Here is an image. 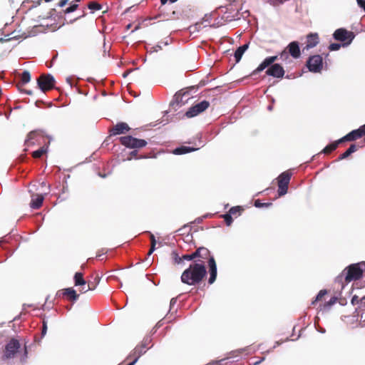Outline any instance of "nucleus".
I'll return each mask as SVG.
<instances>
[{
	"label": "nucleus",
	"instance_id": "26",
	"mask_svg": "<svg viewBox=\"0 0 365 365\" xmlns=\"http://www.w3.org/2000/svg\"><path fill=\"white\" fill-rule=\"evenodd\" d=\"M341 143H343V142L342 141H339V140H338L336 141H334V142L330 143L329 145H327L322 150V153H324V154H329V153H331V152L335 150L337 148L339 144Z\"/></svg>",
	"mask_w": 365,
	"mask_h": 365
},
{
	"label": "nucleus",
	"instance_id": "2",
	"mask_svg": "<svg viewBox=\"0 0 365 365\" xmlns=\"http://www.w3.org/2000/svg\"><path fill=\"white\" fill-rule=\"evenodd\" d=\"M365 269V262L351 264L346 267L341 274L336 278V282L344 288L345 284L361 279Z\"/></svg>",
	"mask_w": 365,
	"mask_h": 365
},
{
	"label": "nucleus",
	"instance_id": "54",
	"mask_svg": "<svg viewBox=\"0 0 365 365\" xmlns=\"http://www.w3.org/2000/svg\"><path fill=\"white\" fill-rule=\"evenodd\" d=\"M52 0H44L45 2H50Z\"/></svg>",
	"mask_w": 365,
	"mask_h": 365
},
{
	"label": "nucleus",
	"instance_id": "48",
	"mask_svg": "<svg viewBox=\"0 0 365 365\" xmlns=\"http://www.w3.org/2000/svg\"><path fill=\"white\" fill-rule=\"evenodd\" d=\"M221 361H216V362H213V363H210L208 365H219L220 362Z\"/></svg>",
	"mask_w": 365,
	"mask_h": 365
},
{
	"label": "nucleus",
	"instance_id": "53",
	"mask_svg": "<svg viewBox=\"0 0 365 365\" xmlns=\"http://www.w3.org/2000/svg\"><path fill=\"white\" fill-rule=\"evenodd\" d=\"M157 49H155V51H158V49H161V46H156Z\"/></svg>",
	"mask_w": 365,
	"mask_h": 365
},
{
	"label": "nucleus",
	"instance_id": "33",
	"mask_svg": "<svg viewBox=\"0 0 365 365\" xmlns=\"http://www.w3.org/2000/svg\"><path fill=\"white\" fill-rule=\"evenodd\" d=\"M222 217L224 219L226 225L227 226H230L233 222L232 218V215L228 212L222 215Z\"/></svg>",
	"mask_w": 365,
	"mask_h": 365
},
{
	"label": "nucleus",
	"instance_id": "14",
	"mask_svg": "<svg viewBox=\"0 0 365 365\" xmlns=\"http://www.w3.org/2000/svg\"><path fill=\"white\" fill-rule=\"evenodd\" d=\"M235 1H234L233 3H230L226 8L227 11L225 12L224 18L227 21H231L238 20L242 16L239 11V7L235 4Z\"/></svg>",
	"mask_w": 365,
	"mask_h": 365
},
{
	"label": "nucleus",
	"instance_id": "52",
	"mask_svg": "<svg viewBox=\"0 0 365 365\" xmlns=\"http://www.w3.org/2000/svg\"><path fill=\"white\" fill-rule=\"evenodd\" d=\"M157 49H155V51H158V49H161V46H156Z\"/></svg>",
	"mask_w": 365,
	"mask_h": 365
},
{
	"label": "nucleus",
	"instance_id": "56",
	"mask_svg": "<svg viewBox=\"0 0 365 365\" xmlns=\"http://www.w3.org/2000/svg\"><path fill=\"white\" fill-rule=\"evenodd\" d=\"M135 151H132V154H133V155H135Z\"/></svg>",
	"mask_w": 365,
	"mask_h": 365
},
{
	"label": "nucleus",
	"instance_id": "40",
	"mask_svg": "<svg viewBox=\"0 0 365 365\" xmlns=\"http://www.w3.org/2000/svg\"><path fill=\"white\" fill-rule=\"evenodd\" d=\"M78 7V5L77 4H73L71 6H69L68 8H67L64 12L65 14H68V13H71V12H73L74 11H76Z\"/></svg>",
	"mask_w": 365,
	"mask_h": 365
},
{
	"label": "nucleus",
	"instance_id": "34",
	"mask_svg": "<svg viewBox=\"0 0 365 365\" xmlns=\"http://www.w3.org/2000/svg\"><path fill=\"white\" fill-rule=\"evenodd\" d=\"M272 205L271 202L262 203L259 200H256L255 201V206L256 207H269Z\"/></svg>",
	"mask_w": 365,
	"mask_h": 365
},
{
	"label": "nucleus",
	"instance_id": "10",
	"mask_svg": "<svg viewBox=\"0 0 365 365\" xmlns=\"http://www.w3.org/2000/svg\"><path fill=\"white\" fill-rule=\"evenodd\" d=\"M289 54L294 58H299L300 57L301 51L299 42L292 41L289 43L286 48L281 52L280 58L287 59Z\"/></svg>",
	"mask_w": 365,
	"mask_h": 365
},
{
	"label": "nucleus",
	"instance_id": "25",
	"mask_svg": "<svg viewBox=\"0 0 365 365\" xmlns=\"http://www.w3.org/2000/svg\"><path fill=\"white\" fill-rule=\"evenodd\" d=\"M75 286H85L87 282L83 278V274L81 272H76L73 277Z\"/></svg>",
	"mask_w": 365,
	"mask_h": 365
},
{
	"label": "nucleus",
	"instance_id": "35",
	"mask_svg": "<svg viewBox=\"0 0 365 365\" xmlns=\"http://www.w3.org/2000/svg\"><path fill=\"white\" fill-rule=\"evenodd\" d=\"M176 14H177L176 11H173L171 13H168L166 14H163V16L166 20H173V19H175V18H178L176 16Z\"/></svg>",
	"mask_w": 365,
	"mask_h": 365
},
{
	"label": "nucleus",
	"instance_id": "20",
	"mask_svg": "<svg viewBox=\"0 0 365 365\" xmlns=\"http://www.w3.org/2000/svg\"><path fill=\"white\" fill-rule=\"evenodd\" d=\"M44 197L41 194H33L31 195V200L30 202V207L33 209H39L43 202Z\"/></svg>",
	"mask_w": 365,
	"mask_h": 365
},
{
	"label": "nucleus",
	"instance_id": "58",
	"mask_svg": "<svg viewBox=\"0 0 365 365\" xmlns=\"http://www.w3.org/2000/svg\"><path fill=\"white\" fill-rule=\"evenodd\" d=\"M200 23H197V24H196V26H200Z\"/></svg>",
	"mask_w": 365,
	"mask_h": 365
},
{
	"label": "nucleus",
	"instance_id": "57",
	"mask_svg": "<svg viewBox=\"0 0 365 365\" xmlns=\"http://www.w3.org/2000/svg\"><path fill=\"white\" fill-rule=\"evenodd\" d=\"M259 362H260V361H256V362H255V364H259Z\"/></svg>",
	"mask_w": 365,
	"mask_h": 365
},
{
	"label": "nucleus",
	"instance_id": "43",
	"mask_svg": "<svg viewBox=\"0 0 365 365\" xmlns=\"http://www.w3.org/2000/svg\"><path fill=\"white\" fill-rule=\"evenodd\" d=\"M360 300L356 295H354L351 298V302L353 305L358 304L359 303Z\"/></svg>",
	"mask_w": 365,
	"mask_h": 365
},
{
	"label": "nucleus",
	"instance_id": "3",
	"mask_svg": "<svg viewBox=\"0 0 365 365\" xmlns=\"http://www.w3.org/2000/svg\"><path fill=\"white\" fill-rule=\"evenodd\" d=\"M277 58V56L267 57L253 71V74L258 73L269 66V68L266 71L267 75L274 78L283 77L284 75V70L283 67L279 63H274Z\"/></svg>",
	"mask_w": 365,
	"mask_h": 365
},
{
	"label": "nucleus",
	"instance_id": "31",
	"mask_svg": "<svg viewBox=\"0 0 365 365\" xmlns=\"http://www.w3.org/2000/svg\"><path fill=\"white\" fill-rule=\"evenodd\" d=\"M88 8L92 11H98L102 9V6L97 1H91L88 4Z\"/></svg>",
	"mask_w": 365,
	"mask_h": 365
},
{
	"label": "nucleus",
	"instance_id": "19",
	"mask_svg": "<svg viewBox=\"0 0 365 365\" xmlns=\"http://www.w3.org/2000/svg\"><path fill=\"white\" fill-rule=\"evenodd\" d=\"M363 137L360 128L354 130L349 133L347 135L339 139V141H354Z\"/></svg>",
	"mask_w": 365,
	"mask_h": 365
},
{
	"label": "nucleus",
	"instance_id": "22",
	"mask_svg": "<svg viewBox=\"0 0 365 365\" xmlns=\"http://www.w3.org/2000/svg\"><path fill=\"white\" fill-rule=\"evenodd\" d=\"M49 141H47V143H44L39 149L34 151L31 153V155L34 158H40L44 154H46L48 151Z\"/></svg>",
	"mask_w": 365,
	"mask_h": 365
},
{
	"label": "nucleus",
	"instance_id": "28",
	"mask_svg": "<svg viewBox=\"0 0 365 365\" xmlns=\"http://www.w3.org/2000/svg\"><path fill=\"white\" fill-rule=\"evenodd\" d=\"M328 292L327 289H322L319 291L315 299L311 302V306L314 307L317 302H322L324 299V297L327 294Z\"/></svg>",
	"mask_w": 365,
	"mask_h": 365
},
{
	"label": "nucleus",
	"instance_id": "49",
	"mask_svg": "<svg viewBox=\"0 0 365 365\" xmlns=\"http://www.w3.org/2000/svg\"><path fill=\"white\" fill-rule=\"evenodd\" d=\"M175 302H176V300H175L174 298H173V299L170 300V305L174 304Z\"/></svg>",
	"mask_w": 365,
	"mask_h": 365
},
{
	"label": "nucleus",
	"instance_id": "16",
	"mask_svg": "<svg viewBox=\"0 0 365 365\" xmlns=\"http://www.w3.org/2000/svg\"><path fill=\"white\" fill-rule=\"evenodd\" d=\"M319 43V36L317 33H310L306 36V41L304 43L305 46L303 48V51L304 50H309L315 47Z\"/></svg>",
	"mask_w": 365,
	"mask_h": 365
},
{
	"label": "nucleus",
	"instance_id": "6",
	"mask_svg": "<svg viewBox=\"0 0 365 365\" xmlns=\"http://www.w3.org/2000/svg\"><path fill=\"white\" fill-rule=\"evenodd\" d=\"M333 37L336 41L342 42V46H345L352 42L355 35L352 31H348L344 28H340L334 32Z\"/></svg>",
	"mask_w": 365,
	"mask_h": 365
},
{
	"label": "nucleus",
	"instance_id": "7",
	"mask_svg": "<svg viewBox=\"0 0 365 365\" xmlns=\"http://www.w3.org/2000/svg\"><path fill=\"white\" fill-rule=\"evenodd\" d=\"M120 142L122 145L129 148H141L148 144L146 140L138 139L131 135L120 137Z\"/></svg>",
	"mask_w": 365,
	"mask_h": 365
},
{
	"label": "nucleus",
	"instance_id": "51",
	"mask_svg": "<svg viewBox=\"0 0 365 365\" xmlns=\"http://www.w3.org/2000/svg\"><path fill=\"white\" fill-rule=\"evenodd\" d=\"M6 241L4 239L0 240V246L2 245L3 242H5Z\"/></svg>",
	"mask_w": 365,
	"mask_h": 365
},
{
	"label": "nucleus",
	"instance_id": "15",
	"mask_svg": "<svg viewBox=\"0 0 365 365\" xmlns=\"http://www.w3.org/2000/svg\"><path fill=\"white\" fill-rule=\"evenodd\" d=\"M56 297L71 302H75L78 299L79 294L76 293L73 288L69 287L58 290L56 293Z\"/></svg>",
	"mask_w": 365,
	"mask_h": 365
},
{
	"label": "nucleus",
	"instance_id": "27",
	"mask_svg": "<svg viewBox=\"0 0 365 365\" xmlns=\"http://www.w3.org/2000/svg\"><path fill=\"white\" fill-rule=\"evenodd\" d=\"M357 146L355 144H351L350 147L341 155H339L338 160H341L348 158L351 153L357 150Z\"/></svg>",
	"mask_w": 365,
	"mask_h": 365
},
{
	"label": "nucleus",
	"instance_id": "9",
	"mask_svg": "<svg viewBox=\"0 0 365 365\" xmlns=\"http://www.w3.org/2000/svg\"><path fill=\"white\" fill-rule=\"evenodd\" d=\"M20 346V343L17 339H11L5 346L2 360L5 361L14 358Z\"/></svg>",
	"mask_w": 365,
	"mask_h": 365
},
{
	"label": "nucleus",
	"instance_id": "44",
	"mask_svg": "<svg viewBox=\"0 0 365 365\" xmlns=\"http://www.w3.org/2000/svg\"><path fill=\"white\" fill-rule=\"evenodd\" d=\"M358 6L365 11V0H356Z\"/></svg>",
	"mask_w": 365,
	"mask_h": 365
},
{
	"label": "nucleus",
	"instance_id": "37",
	"mask_svg": "<svg viewBox=\"0 0 365 365\" xmlns=\"http://www.w3.org/2000/svg\"><path fill=\"white\" fill-rule=\"evenodd\" d=\"M172 256L175 261V263L180 264V262H182V257H180L176 252L173 251L172 252Z\"/></svg>",
	"mask_w": 365,
	"mask_h": 365
},
{
	"label": "nucleus",
	"instance_id": "38",
	"mask_svg": "<svg viewBox=\"0 0 365 365\" xmlns=\"http://www.w3.org/2000/svg\"><path fill=\"white\" fill-rule=\"evenodd\" d=\"M182 260H188V261L197 259L195 252L190 255H184L182 256Z\"/></svg>",
	"mask_w": 365,
	"mask_h": 365
},
{
	"label": "nucleus",
	"instance_id": "1",
	"mask_svg": "<svg viewBox=\"0 0 365 365\" xmlns=\"http://www.w3.org/2000/svg\"><path fill=\"white\" fill-rule=\"evenodd\" d=\"M206 274L205 262L196 259L183 271L180 277L181 282L187 285H197L203 280Z\"/></svg>",
	"mask_w": 365,
	"mask_h": 365
},
{
	"label": "nucleus",
	"instance_id": "45",
	"mask_svg": "<svg viewBox=\"0 0 365 365\" xmlns=\"http://www.w3.org/2000/svg\"><path fill=\"white\" fill-rule=\"evenodd\" d=\"M361 308L365 310V296L360 299Z\"/></svg>",
	"mask_w": 365,
	"mask_h": 365
},
{
	"label": "nucleus",
	"instance_id": "50",
	"mask_svg": "<svg viewBox=\"0 0 365 365\" xmlns=\"http://www.w3.org/2000/svg\"><path fill=\"white\" fill-rule=\"evenodd\" d=\"M27 357V350H26V347L25 346L24 348V358H26Z\"/></svg>",
	"mask_w": 365,
	"mask_h": 365
},
{
	"label": "nucleus",
	"instance_id": "4",
	"mask_svg": "<svg viewBox=\"0 0 365 365\" xmlns=\"http://www.w3.org/2000/svg\"><path fill=\"white\" fill-rule=\"evenodd\" d=\"M195 255L197 259L204 261L205 259L208 260L209 273L210 277L208 283L212 284L215 282L217 277V265L215 260L212 256L210 255V250L204 247L197 248L195 251Z\"/></svg>",
	"mask_w": 365,
	"mask_h": 365
},
{
	"label": "nucleus",
	"instance_id": "5",
	"mask_svg": "<svg viewBox=\"0 0 365 365\" xmlns=\"http://www.w3.org/2000/svg\"><path fill=\"white\" fill-rule=\"evenodd\" d=\"M46 140L47 136L42 130H35L29 133L25 140V145L29 147L36 143L41 144V142L44 144L47 143Z\"/></svg>",
	"mask_w": 365,
	"mask_h": 365
},
{
	"label": "nucleus",
	"instance_id": "24",
	"mask_svg": "<svg viewBox=\"0 0 365 365\" xmlns=\"http://www.w3.org/2000/svg\"><path fill=\"white\" fill-rule=\"evenodd\" d=\"M337 302V298L336 297H332L328 302H326L324 304H320L319 307V309L320 311H327L329 310L332 305L336 304Z\"/></svg>",
	"mask_w": 365,
	"mask_h": 365
},
{
	"label": "nucleus",
	"instance_id": "55",
	"mask_svg": "<svg viewBox=\"0 0 365 365\" xmlns=\"http://www.w3.org/2000/svg\"><path fill=\"white\" fill-rule=\"evenodd\" d=\"M135 151H132V154H133V155H135Z\"/></svg>",
	"mask_w": 365,
	"mask_h": 365
},
{
	"label": "nucleus",
	"instance_id": "8",
	"mask_svg": "<svg viewBox=\"0 0 365 365\" xmlns=\"http://www.w3.org/2000/svg\"><path fill=\"white\" fill-rule=\"evenodd\" d=\"M291 176L292 173L289 171H285L281 173L277 178V192L279 196H283L287 194Z\"/></svg>",
	"mask_w": 365,
	"mask_h": 365
},
{
	"label": "nucleus",
	"instance_id": "12",
	"mask_svg": "<svg viewBox=\"0 0 365 365\" xmlns=\"http://www.w3.org/2000/svg\"><path fill=\"white\" fill-rule=\"evenodd\" d=\"M37 83L43 92H46L54 87L55 80L51 74H42L37 79Z\"/></svg>",
	"mask_w": 365,
	"mask_h": 365
},
{
	"label": "nucleus",
	"instance_id": "36",
	"mask_svg": "<svg viewBox=\"0 0 365 365\" xmlns=\"http://www.w3.org/2000/svg\"><path fill=\"white\" fill-rule=\"evenodd\" d=\"M178 0H160L161 1V6L160 7V12L163 13L165 10V4L168 1H170V3L173 4L177 1Z\"/></svg>",
	"mask_w": 365,
	"mask_h": 365
},
{
	"label": "nucleus",
	"instance_id": "42",
	"mask_svg": "<svg viewBox=\"0 0 365 365\" xmlns=\"http://www.w3.org/2000/svg\"><path fill=\"white\" fill-rule=\"evenodd\" d=\"M46 331H47V322L45 320H43L42 330H41V336L42 337H43L46 334Z\"/></svg>",
	"mask_w": 365,
	"mask_h": 365
},
{
	"label": "nucleus",
	"instance_id": "23",
	"mask_svg": "<svg viewBox=\"0 0 365 365\" xmlns=\"http://www.w3.org/2000/svg\"><path fill=\"white\" fill-rule=\"evenodd\" d=\"M249 48V43H245L241 46H240L235 52L234 56L235 58L236 63H238L243 55V53L247 51Z\"/></svg>",
	"mask_w": 365,
	"mask_h": 365
},
{
	"label": "nucleus",
	"instance_id": "11",
	"mask_svg": "<svg viewBox=\"0 0 365 365\" xmlns=\"http://www.w3.org/2000/svg\"><path fill=\"white\" fill-rule=\"evenodd\" d=\"M307 66L312 73H320L323 68V58L321 55L310 56L307 61Z\"/></svg>",
	"mask_w": 365,
	"mask_h": 365
},
{
	"label": "nucleus",
	"instance_id": "13",
	"mask_svg": "<svg viewBox=\"0 0 365 365\" xmlns=\"http://www.w3.org/2000/svg\"><path fill=\"white\" fill-rule=\"evenodd\" d=\"M209 106L210 103L207 101H202L190 107L185 113V116L187 118L195 117L204 112Z\"/></svg>",
	"mask_w": 365,
	"mask_h": 365
},
{
	"label": "nucleus",
	"instance_id": "32",
	"mask_svg": "<svg viewBox=\"0 0 365 365\" xmlns=\"http://www.w3.org/2000/svg\"><path fill=\"white\" fill-rule=\"evenodd\" d=\"M150 244L151 246L148 253V255H150L155 250L156 240L155 236L153 234L150 235Z\"/></svg>",
	"mask_w": 365,
	"mask_h": 365
},
{
	"label": "nucleus",
	"instance_id": "39",
	"mask_svg": "<svg viewBox=\"0 0 365 365\" xmlns=\"http://www.w3.org/2000/svg\"><path fill=\"white\" fill-rule=\"evenodd\" d=\"M342 44H340V43H331L329 46V49L330 51H338L340 49V48L341 47Z\"/></svg>",
	"mask_w": 365,
	"mask_h": 365
},
{
	"label": "nucleus",
	"instance_id": "41",
	"mask_svg": "<svg viewBox=\"0 0 365 365\" xmlns=\"http://www.w3.org/2000/svg\"><path fill=\"white\" fill-rule=\"evenodd\" d=\"M80 287H81L80 292H82V293H86V292H87L89 290H93L91 288V287H90V285H89L88 282H87V283H86V284L85 286H80Z\"/></svg>",
	"mask_w": 365,
	"mask_h": 365
},
{
	"label": "nucleus",
	"instance_id": "17",
	"mask_svg": "<svg viewBox=\"0 0 365 365\" xmlns=\"http://www.w3.org/2000/svg\"><path fill=\"white\" fill-rule=\"evenodd\" d=\"M130 130V128L126 123L120 122L118 123L115 126H113L110 130V133L112 135H117L120 134H124L128 132Z\"/></svg>",
	"mask_w": 365,
	"mask_h": 365
},
{
	"label": "nucleus",
	"instance_id": "60",
	"mask_svg": "<svg viewBox=\"0 0 365 365\" xmlns=\"http://www.w3.org/2000/svg\"><path fill=\"white\" fill-rule=\"evenodd\" d=\"M81 0H76V2H79L81 1Z\"/></svg>",
	"mask_w": 365,
	"mask_h": 365
},
{
	"label": "nucleus",
	"instance_id": "30",
	"mask_svg": "<svg viewBox=\"0 0 365 365\" xmlns=\"http://www.w3.org/2000/svg\"><path fill=\"white\" fill-rule=\"evenodd\" d=\"M100 280H101V277L98 276V274H96L94 278H93V281H88L91 288L94 290L97 285L99 284L100 282Z\"/></svg>",
	"mask_w": 365,
	"mask_h": 365
},
{
	"label": "nucleus",
	"instance_id": "47",
	"mask_svg": "<svg viewBox=\"0 0 365 365\" xmlns=\"http://www.w3.org/2000/svg\"><path fill=\"white\" fill-rule=\"evenodd\" d=\"M363 136H365V124L359 127Z\"/></svg>",
	"mask_w": 365,
	"mask_h": 365
},
{
	"label": "nucleus",
	"instance_id": "46",
	"mask_svg": "<svg viewBox=\"0 0 365 365\" xmlns=\"http://www.w3.org/2000/svg\"><path fill=\"white\" fill-rule=\"evenodd\" d=\"M68 0H61L58 3L59 6L63 7L67 3Z\"/></svg>",
	"mask_w": 365,
	"mask_h": 365
},
{
	"label": "nucleus",
	"instance_id": "18",
	"mask_svg": "<svg viewBox=\"0 0 365 365\" xmlns=\"http://www.w3.org/2000/svg\"><path fill=\"white\" fill-rule=\"evenodd\" d=\"M31 81V74H30V72L28 71H24L22 73H21V81L19 82L17 84H16V86L18 87L19 90L21 92H24L25 93L28 94V95H32V91H28V90H24V89H22L21 87L29 83V81Z\"/></svg>",
	"mask_w": 365,
	"mask_h": 365
},
{
	"label": "nucleus",
	"instance_id": "21",
	"mask_svg": "<svg viewBox=\"0 0 365 365\" xmlns=\"http://www.w3.org/2000/svg\"><path fill=\"white\" fill-rule=\"evenodd\" d=\"M196 150H197V149L195 148L182 145L180 147L175 148L172 151V153L174 155H184V154H186V153H190V152H192V151H195Z\"/></svg>",
	"mask_w": 365,
	"mask_h": 365
},
{
	"label": "nucleus",
	"instance_id": "29",
	"mask_svg": "<svg viewBox=\"0 0 365 365\" xmlns=\"http://www.w3.org/2000/svg\"><path fill=\"white\" fill-rule=\"evenodd\" d=\"M244 211V208L241 206H235L230 209L229 213L231 215H234L237 217V215H240L241 213Z\"/></svg>",
	"mask_w": 365,
	"mask_h": 365
},
{
	"label": "nucleus",
	"instance_id": "59",
	"mask_svg": "<svg viewBox=\"0 0 365 365\" xmlns=\"http://www.w3.org/2000/svg\"><path fill=\"white\" fill-rule=\"evenodd\" d=\"M97 257H101V255H97L96 256Z\"/></svg>",
	"mask_w": 365,
	"mask_h": 365
}]
</instances>
